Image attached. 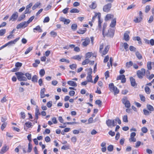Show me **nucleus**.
<instances>
[{
	"label": "nucleus",
	"mask_w": 154,
	"mask_h": 154,
	"mask_svg": "<svg viewBox=\"0 0 154 154\" xmlns=\"http://www.w3.org/2000/svg\"><path fill=\"white\" fill-rule=\"evenodd\" d=\"M109 48V45H105L104 43H102L100 45L99 52L103 56L108 53Z\"/></svg>",
	"instance_id": "obj_1"
},
{
	"label": "nucleus",
	"mask_w": 154,
	"mask_h": 154,
	"mask_svg": "<svg viewBox=\"0 0 154 154\" xmlns=\"http://www.w3.org/2000/svg\"><path fill=\"white\" fill-rule=\"evenodd\" d=\"M101 16V13L100 12L95 13L92 18V21L93 22L95 20V19L97 17L98 19V26L99 28H101V23H102V20L100 19Z\"/></svg>",
	"instance_id": "obj_2"
},
{
	"label": "nucleus",
	"mask_w": 154,
	"mask_h": 154,
	"mask_svg": "<svg viewBox=\"0 0 154 154\" xmlns=\"http://www.w3.org/2000/svg\"><path fill=\"white\" fill-rule=\"evenodd\" d=\"M109 87L110 91L111 92H113L115 95L118 94L119 93V89L116 87L114 86L113 83L109 84Z\"/></svg>",
	"instance_id": "obj_3"
},
{
	"label": "nucleus",
	"mask_w": 154,
	"mask_h": 154,
	"mask_svg": "<svg viewBox=\"0 0 154 154\" xmlns=\"http://www.w3.org/2000/svg\"><path fill=\"white\" fill-rule=\"evenodd\" d=\"M15 74L17 76L18 80L20 81H26L27 80V79L24 76V74L21 72H17L15 73Z\"/></svg>",
	"instance_id": "obj_4"
},
{
	"label": "nucleus",
	"mask_w": 154,
	"mask_h": 154,
	"mask_svg": "<svg viewBox=\"0 0 154 154\" xmlns=\"http://www.w3.org/2000/svg\"><path fill=\"white\" fill-rule=\"evenodd\" d=\"M106 123L107 125L109 127H114L117 124V123L116 122H115L114 119L110 120L109 119L106 121Z\"/></svg>",
	"instance_id": "obj_5"
},
{
	"label": "nucleus",
	"mask_w": 154,
	"mask_h": 154,
	"mask_svg": "<svg viewBox=\"0 0 154 154\" xmlns=\"http://www.w3.org/2000/svg\"><path fill=\"white\" fill-rule=\"evenodd\" d=\"M145 70L143 68H142L140 70H138L137 72L138 77L140 79H142L143 76L145 74Z\"/></svg>",
	"instance_id": "obj_6"
},
{
	"label": "nucleus",
	"mask_w": 154,
	"mask_h": 154,
	"mask_svg": "<svg viewBox=\"0 0 154 154\" xmlns=\"http://www.w3.org/2000/svg\"><path fill=\"white\" fill-rule=\"evenodd\" d=\"M112 6V5L111 3H109L105 5L103 9V11L107 13L110 10Z\"/></svg>",
	"instance_id": "obj_7"
},
{
	"label": "nucleus",
	"mask_w": 154,
	"mask_h": 154,
	"mask_svg": "<svg viewBox=\"0 0 154 154\" xmlns=\"http://www.w3.org/2000/svg\"><path fill=\"white\" fill-rule=\"evenodd\" d=\"M81 40L83 41L82 44L84 47L87 46L89 44L90 42V39L88 37H86L85 38L82 39Z\"/></svg>",
	"instance_id": "obj_8"
},
{
	"label": "nucleus",
	"mask_w": 154,
	"mask_h": 154,
	"mask_svg": "<svg viewBox=\"0 0 154 154\" xmlns=\"http://www.w3.org/2000/svg\"><path fill=\"white\" fill-rule=\"evenodd\" d=\"M139 17H136L135 18L134 20V21L136 23H138L141 22L143 18V15L142 14V13L141 11H140L139 12Z\"/></svg>",
	"instance_id": "obj_9"
},
{
	"label": "nucleus",
	"mask_w": 154,
	"mask_h": 154,
	"mask_svg": "<svg viewBox=\"0 0 154 154\" xmlns=\"http://www.w3.org/2000/svg\"><path fill=\"white\" fill-rule=\"evenodd\" d=\"M115 30L113 29L110 28L108 31L107 32L105 33V36H106L108 37H112L114 34Z\"/></svg>",
	"instance_id": "obj_10"
},
{
	"label": "nucleus",
	"mask_w": 154,
	"mask_h": 154,
	"mask_svg": "<svg viewBox=\"0 0 154 154\" xmlns=\"http://www.w3.org/2000/svg\"><path fill=\"white\" fill-rule=\"evenodd\" d=\"M28 23L27 22L24 21L22 22L17 25L16 28L18 29L21 28H24L28 25Z\"/></svg>",
	"instance_id": "obj_11"
},
{
	"label": "nucleus",
	"mask_w": 154,
	"mask_h": 154,
	"mask_svg": "<svg viewBox=\"0 0 154 154\" xmlns=\"http://www.w3.org/2000/svg\"><path fill=\"white\" fill-rule=\"evenodd\" d=\"M18 17V13L17 12H15L10 17L9 21H16Z\"/></svg>",
	"instance_id": "obj_12"
},
{
	"label": "nucleus",
	"mask_w": 154,
	"mask_h": 154,
	"mask_svg": "<svg viewBox=\"0 0 154 154\" xmlns=\"http://www.w3.org/2000/svg\"><path fill=\"white\" fill-rule=\"evenodd\" d=\"M32 6V3H30L27 5L26 7V10L24 11V14H30L31 11L30 10L31 7Z\"/></svg>",
	"instance_id": "obj_13"
},
{
	"label": "nucleus",
	"mask_w": 154,
	"mask_h": 154,
	"mask_svg": "<svg viewBox=\"0 0 154 154\" xmlns=\"http://www.w3.org/2000/svg\"><path fill=\"white\" fill-rule=\"evenodd\" d=\"M122 103L125 105V106L127 108L130 107V103L129 101L127 100L126 98L122 99Z\"/></svg>",
	"instance_id": "obj_14"
},
{
	"label": "nucleus",
	"mask_w": 154,
	"mask_h": 154,
	"mask_svg": "<svg viewBox=\"0 0 154 154\" xmlns=\"http://www.w3.org/2000/svg\"><path fill=\"white\" fill-rule=\"evenodd\" d=\"M130 33V32L128 31H126L124 34V39L126 41H128L130 39L129 36V34Z\"/></svg>",
	"instance_id": "obj_15"
},
{
	"label": "nucleus",
	"mask_w": 154,
	"mask_h": 154,
	"mask_svg": "<svg viewBox=\"0 0 154 154\" xmlns=\"http://www.w3.org/2000/svg\"><path fill=\"white\" fill-rule=\"evenodd\" d=\"M19 39L20 37L17 38H15L14 40L9 42L5 44L7 46L8 45H11L12 44H14L18 40H19Z\"/></svg>",
	"instance_id": "obj_16"
},
{
	"label": "nucleus",
	"mask_w": 154,
	"mask_h": 154,
	"mask_svg": "<svg viewBox=\"0 0 154 154\" xmlns=\"http://www.w3.org/2000/svg\"><path fill=\"white\" fill-rule=\"evenodd\" d=\"M114 17V15L111 14H107L105 18V20L107 21L113 18Z\"/></svg>",
	"instance_id": "obj_17"
},
{
	"label": "nucleus",
	"mask_w": 154,
	"mask_h": 154,
	"mask_svg": "<svg viewBox=\"0 0 154 154\" xmlns=\"http://www.w3.org/2000/svg\"><path fill=\"white\" fill-rule=\"evenodd\" d=\"M116 18H115L112 20L109 25L110 27L114 28L115 27L116 22Z\"/></svg>",
	"instance_id": "obj_18"
},
{
	"label": "nucleus",
	"mask_w": 154,
	"mask_h": 154,
	"mask_svg": "<svg viewBox=\"0 0 154 154\" xmlns=\"http://www.w3.org/2000/svg\"><path fill=\"white\" fill-rule=\"evenodd\" d=\"M35 119L37 120L38 118V116L40 114V113L39 112V109L37 106L35 109Z\"/></svg>",
	"instance_id": "obj_19"
},
{
	"label": "nucleus",
	"mask_w": 154,
	"mask_h": 154,
	"mask_svg": "<svg viewBox=\"0 0 154 154\" xmlns=\"http://www.w3.org/2000/svg\"><path fill=\"white\" fill-rule=\"evenodd\" d=\"M130 79L131 86H132L133 87L136 86L137 84L136 82L135 79L133 78L132 77H130Z\"/></svg>",
	"instance_id": "obj_20"
},
{
	"label": "nucleus",
	"mask_w": 154,
	"mask_h": 154,
	"mask_svg": "<svg viewBox=\"0 0 154 154\" xmlns=\"http://www.w3.org/2000/svg\"><path fill=\"white\" fill-rule=\"evenodd\" d=\"M7 146L6 145H5L4 146H3L1 151L0 153L1 154H3L5 153L8 149V148H7Z\"/></svg>",
	"instance_id": "obj_21"
},
{
	"label": "nucleus",
	"mask_w": 154,
	"mask_h": 154,
	"mask_svg": "<svg viewBox=\"0 0 154 154\" xmlns=\"http://www.w3.org/2000/svg\"><path fill=\"white\" fill-rule=\"evenodd\" d=\"M87 29L86 28H84L83 29H79L77 32L79 34H83L85 33L87 31Z\"/></svg>",
	"instance_id": "obj_22"
},
{
	"label": "nucleus",
	"mask_w": 154,
	"mask_h": 154,
	"mask_svg": "<svg viewBox=\"0 0 154 154\" xmlns=\"http://www.w3.org/2000/svg\"><path fill=\"white\" fill-rule=\"evenodd\" d=\"M97 5L95 2H93L89 6V7L92 9H95L97 7Z\"/></svg>",
	"instance_id": "obj_23"
},
{
	"label": "nucleus",
	"mask_w": 154,
	"mask_h": 154,
	"mask_svg": "<svg viewBox=\"0 0 154 154\" xmlns=\"http://www.w3.org/2000/svg\"><path fill=\"white\" fill-rule=\"evenodd\" d=\"M45 91V89L43 88L40 91V97L42 98L45 97L44 93Z\"/></svg>",
	"instance_id": "obj_24"
},
{
	"label": "nucleus",
	"mask_w": 154,
	"mask_h": 154,
	"mask_svg": "<svg viewBox=\"0 0 154 154\" xmlns=\"http://www.w3.org/2000/svg\"><path fill=\"white\" fill-rule=\"evenodd\" d=\"M67 83L69 85L71 86L76 87L77 86V84H76L75 82L72 81H68L67 82Z\"/></svg>",
	"instance_id": "obj_25"
},
{
	"label": "nucleus",
	"mask_w": 154,
	"mask_h": 154,
	"mask_svg": "<svg viewBox=\"0 0 154 154\" xmlns=\"http://www.w3.org/2000/svg\"><path fill=\"white\" fill-rule=\"evenodd\" d=\"M41 3L40 2H37L35 3L34 5L32 6V10H34L37 8L40 5Z\"/></svg>",
	"instance_id": "obj_26"
},
{
	"label": "nucleus",
	"mask_w": 154,
	"mask_h": 154,
	"mask_svg": "<svg viewBox=\"0 0 154 154\" xmlns=\"http://www.w3.org/2000/svg\"><path fill=\"white\" fill-rule=\"evenodd\" d=\"M113 59L112 57H110L109 62L107 63V66L109 67L112 66V62L113 61Z\"/></svg>",
	"instance_id": "obj_27"
},
{
	"label": "nucleus",
	"mask_w": 154,
	"mask_h": 154,
	"mask_svg": "<svg viewBox=\"0 0 154 154\" xmlns=\"http://www.w3.org/2000/svg\"><path fill=\"white\" fill-rule=\"evenodd\" d=\"M73 59L75 60H77L79 61L81 60L82 58V56L79 55H77L74 56L73 57Z\"/></svg>",
	"instance_id": "obj_28"
},
{
	"label": "nucleus",
	"mask_w": 154,
	"mask_h": 154,
	"mask_svg": "<svg viewBox=\"0 0 154 154\" xmlns=\"http://www.w3.org/2000/svg\"><path fill=\"white\" fill-rule=\"evenodd\" d=\"M35 30L38 31L39 32H42V29L40 28V26L39 25L37 26L35 28L33 29V31L34 32H35Z\"/></svg>",
	"instance_id": "obj_29"
},
{
	"label": "nucleus",
	"mask_w": 154,
	"mask_h": 154,
	"mask_svg": "<svg viewBox=\"0 0 154 154\" xmlns=\"http://www.w3.org/2000/svg\"><path fill=\"white\" fill-rule=\"evenodd\" d=\"M147 109L151 111H153L154 110L153 107L150 104H147L146 105Z\"/></svg>",
	"instance_id": "obj_30"
},
{
	"label": "nucleus",
	"mask_w": 154,
	"mask_h": 154,
	"mask_svg": "<svg viewBox=\"0 0 154 154\" xmlns=\"http://www.w3.org/2000/svg\"><path fill=\"white\" fill-rule=\"evenodd\" d=\"M87 79L88 82H91L92 83L93 82L91 75H88L87 77Z\"/></svg>",
	"instance_id": "obj_31"
},
{
	"label": "nucleus",
	"mask_w": 154,
	"mask_h": 154,
	"mask_svg": "<svg viewBox=\"0 0 154 154\" xmlns=\"http://www.w3.org/2000/svg\"><path fill=\"white\" fill-rule=\"evenodd\" d=\"M133 40H134L135 41L137 40V41H139V44H142V42L141 40V39L139 36H136L134 37L133 39Z\"/></svg>",
	"instance_id": "obj_32"
},
{
	"label": "nucleus",
	"mask_w": 154,
	"mask_h": 154,
	"mask_svg": "<svg viewBox=\"0 0 154 154\" xmlns=\"http://www.w3.org/2000/svg\"><path fill=\"white\" fill-rule=\"evenodd\" d=\"M77 25L76 23H73L72 25L71 29L73 31H75L77 29Z\"/></svg>",
	"instance_id": "obj_33"
},
{
	"label": "nucleus",
	"mask_w": 154,
	"mask_h": 154,
	"mask_svg": "<svg viewBox=\"0 0 154 154\" xmlns=\"http://www.w3.org/2000/svg\"><path fill=\"white\" fill-rule=\"evenodd\" d=\"M79 11L77 8H72L70 11V12L71 13H79Z\"/></svg>",
	"instance_id": "obj_34"
},
{
	"label": "nucleus",
	"mask_w": 154,
	"mask_h": 154,
	"mask_svg": "<svg viewBox=\"0 0 154 154\" xmlns=\"http://www.w3.org/2000/svg\"><path fill=\"white\" fill-rule=\"evenodd\" d=\"M50 34L51 36L54 37H55L57 36V33L56 32H55L54 31H52L51 32Z\"/></svg>",
	"instance_id": "obj_35"
},
{
	"label": "nucleus",
	"mask_w": 154,
	"mask_h": 154,
	"mask_svg": "<svg viewBox=\"0 0 154 154\" xmlns=\"http://www.w3.org/2000/svg\"><path fill=\"white\" fill-rule=\"evenodd\" d=\"M106 27V24H104L102 30V34L104 37L105 36V29Z\"/></svg>",
	"instance_id": "obj_36"
},
{
	"label": "nucleus",
	"mask_w": 154,
	"mask_h": 154,
	"mask_svg": "<svg viewBox=\"0 0 154 154\" xmlns=\"http://www.w3.org/2000/svg\"><path fill=\"white\" fill-rule=\"evenodd\" d=\"M136 55V56L139 59H141L142 58V56L141 55V54L139 53L138 52H136L135 53Z\"/></svg>",
	"instance_id": "obj_37"
},
{
	"label": "nucleus",
	"mask_w": 154,
	"mask_h": 154,
	"mask_svg": "<svg viewBox=\"0 0 154 154\" xmlns=\"http://www.w3.org/2000/svg\"><path fill=\"white\" fill-rule=\"evenodd\" d=\"M32 50V47H29L27 49L26 51L25 52V54H26L29 53Z\"/></svg>",
	"instance_id": "obj_38"
},
{
	"label": "nucleus",
	"mask_w": 154,
	"mask_h": 154,
	"mask_svg": "<svg viewBox=\"0 0 154 154\" xmlns=\"http://www.w3.org/2000/svg\"><path fill=\"white\" fill-rule=\"evenodd\" d=\"M145 90L147 94H149L150 93L151 91L149 88L147 86H146L145 88Z\"/></svg>",
	"instance_id": "obj_39"
},
{
	"label": "nucleus",
	"mask_w": 154,
	"mask_h": 154,
	"mask_svg": "<svg viewBox=\"0 0 154 154\" xmlns=\"http://www.w3.org/2000/svg\"><path fill=\"white\" fill-rule=\"evenodd\" d=\"M95 103L96 104L98 105L100 107H101L102 102L100 100H97L95 101Z\"/></svg>",
	"instance_id": "obj_40"
},
{
	"label": "nucleus",
	"mask_w": 154,
	"mask_h": 154,
	"mask_svg": "<svg viewBox=\"0 0 154 154\" xmlns=\"http://www.w3.org/2000/svg\"><path fill=\"white\" fill-rule=\"evenodd\" d=\"M60 61L61 62H65L67 63H69V61L68 60H67L65 58H62L60 60Z\"/></svg>",
	"instance_id": "obj_41"
},
{
	"label": "nucleus",
	"mask_w": 154,
	"mask_h": 154,
	"mask_svg": "<svg viewBox=\"0 0 154 154\" xmlns=\"http://www.w3.org/2000/svg\"><path fill=\"white\" fill-rule=\"evenodd\" d=\"M89 62V60L88 59H85L83 61L82 63V64L83 65H85Z\"/></svg>",
	"instance_id": "obj_42"
},
{
	"label": "nucleus",
	"mask_w": 154,
	"mask_h": 154,
	"mask_svg": "<svg viewBox=\"0 0 154 154\" xmlns=\"http://www.w3.org/2000/svg\"><path fill=\"white\" fill-rule=\"evenodd\" d=\"M93 53L92 52H88L86 54V57L88 58H90L92 56Z\"/></svg>",
	"instance_id": "obj_43"
},
{
	"label": "nucleus",
	"mask_w": 154,
	"mask_h": 154,
	"mask_svg": "<svg viewBox=\"0 0 154 154\" xmlns=\"http://www.w3.org/2000/svg\"><path fill=\"white\" fill-rule=\"evenodd\" d=\"M32 81L34 82H37V76L35 75L33 76L32 78Z\"/></svg>",
	"instance_id": "obj_44"
},
{
	"label": "nucleus",
	"mask_w": 154,
	"mask_h": 154,
	"mask_svg": "<svg viewBox=\"0 0 154 154\" xmlns=\"http://www.w3.org/2000/svg\"><path fill=\"white\" fill-rule=\"evenodd\" d=\"M133 65V63L131 61H130L126 63V66L127 67H130L132 66Z\"/></svg>",
	"instance_id": "obj_45"
},
{
	"label": "nucleus",
	"mask_w": 154,
	"mask_h": 154,
	"mask_svg": "<svg viewBox=\"0 0 154 154\" xmlns=\"http://www.w3.org/2000/svg\"><path fill=\"white\" fill-rule=\"evenodd\" d=\"M125 77V76L123 75H120L119 76H118L117 78L116 79L117 80H122V79H123Z\"/></svg>",
	"instance_id": "obj_46"
},
{
	"label": "nucleus",
	"mask_w": 154,
	"mask_h": 154,
	"mask_svg": "<svg viewBox=\"0 0 154 154\" xmlns=\"http://www.w3.org/2000/svg\"><path fill=\"white\" fill-rule=\"evenodd\" d=\"M113 149V146L112 145H109L107 147V149L109 152L112 151Z\"/></svg>",
	"instance_id": "obj_47"
},
{
	"label": "nucleus",
	"mask_w": 154,
	"mask_h": 154,
	"mask_svg": "<svg viewBox=\"0 0 154 154\" xmlns=\"http://www.w3.org/2000/svg\"><path fill=\"white\" fill-rule=\"evenodd\" d=\"M6 32L5 29H1L0 30V36L3 35Z\"/></svg>",
	"instance_id": "obj_48"
},
{
	"label": "nucleus",
	"mask_w": 154,
	"mask_h": 154,
	"mask_svg": "<svg viewBox=\"0 0 154 154\" xmlns=\"http://www.w3.org/2000/svg\"><path fill=\"white\" fill-rule=\"evenodd\" d=\"M25 125H26V127L29 128L32 126V123L31 122H26L25 123Z\"/></svg>",
	"instance_id": "obj_49"
},
{
	"label": "nucleus",
	"mask_w": 154,
	"mask_h": 154,
	"mask_svg": "<svg viewBox=\"0 0 154 154\" xmlns=\"http://www.w3.org/2000/svg\"><path fill=\"white\" fill-rule=\"evenodd\" d=\"M39 74L41 77L44 75L45 74V71L44 69H41L39 72Z\"/></svg>",
	"instance_id": "obj_50"
},
{
	"label": "nucleus",
	"mask_w": 154,
	"mask_h": 154,
	"mask_svg": "<svg viewBox=\"0 0 154 154\" xmlns=\"http://www.w3.org/2000/svg\"><path fill=\"white\" fill-rule=\"evenodd\" d=\"M144 114L146 116L148 115L150 113H151V112H149L147 110L144 109L143 110Z\"/></svg>",
	"instance_id": "obj_51"
},
{
	"label": "nucleus",
	"mask_w": 154,
	"mask_h": 154,
	"mask_svg": "<svg viewBox=\"0 0 154 154\" xmlns=\"http://www.w3.org/2000/svg\"><path fill=\"white\" fill-rule=\"evenodd\" d=\"M25 14H23L22 15H21L19 17V19H18V21H20L22 20H23V19L25 18L26 17V15H25Z\"/></svg>",
	"instance_id": "obj_52"
},
{
	"label": "nucleus",
	"mask_w": 154,
	"mask_h": 154,
	"mask_svg": "<svg viewBox=\"0 0 154 154\" xmlns=\"http://www.w3.org/2000/svg\"><path fill=\"white\" fill-rule=\"evenodd\" d=\"M34 17L35 16H32L27 21V23H28V24L32 21V20L34 19Z\"/></svg>",
	"instance_id": "obj_53"
},
{
	"label": "nucleus",
	"mask_w": 154,
	"mask_h": 154,
	"mask_svg": "<svg viewBox=\"0 0 154 154\" xmlns=\"http://www.w3.org/2000/svg\"><path fill=\"white\" fill-rule=\"evenodd\" d=\"M52 105V101H50L48 102L47 103V106L50 108L51 107Z\"/></svg>",
	"instance_id": "obj_54"
},
{
	"label": "nucleus",
	"mask_w": 154,
	"mask_h": 154,
	"mask_svg": "<svg viewBox=\"0 0 154 154\" xmlns=\"http://www.w3.org/2000/svg\"><path fill=\"white\" fill-rule=\"evenodd\" d=\"M26 77L27 78V79L29 80H30L31 78V75L28 73H26L25 75Z\"/></svg>",
	"instance_id": "obj_55"
},
{
	"label": "nucleus",
	"mask_w": 154,
	"mask_h": 154,
	"mask_svg": "<svg viewBox=\"0 0 154 154\" xmlns=\"http://www.w3.org/2000/svg\"><path fill=\"white\" fill-rule=\"evenodd\" d=\"M22 63H21L17 62L15 63V66L16 67H20L22 66Z\"/></svg>",
	"instance_id": "obj_56"
},
{
	"label": "nucleus",
	"mask_w": 154,
	"mask_h": 154,
	"mask_svg": "<svg viewBox=\"0 0 154 154\" xmlns=\"http://www.w3.org/2000/svg\"><path fill=\"white\" fill-rule=\"evenodd\" d=\"M141 131L143 133H146L148 131V129L146 127H143L141 128Z\"/></svg>",
	"instance_id": "obj_57"
},
{
	"label": "nucleus",
	"mask_w": 154,
	"mask_h": 154,
	"mask_svg": "<svg viewBox=\"0 0 154 154\" xmlns=\"http://www.w3.org/2000/svg\"><path fill=\"white\" fill-rule=\"evenodd\" d=\"M139 96L140 97V100L144 102L145 101V97H144L143 95L140 94Z\"/></svg>",
	"instance_id": "obj_58"
},
{
	"label": "nucleus",
	"mask_w": 154,
	"mask_h": 154,
	"mask_svg": "<svg viewBox=\"0 0 154 154\" xmlns=\"http://www.w3.org/2000/svg\"><path fill=\"white\" fill-rule=\"evenodd\" d=\"M129 141L130 142H135L136 141V139L134 137H130Z\"/></svg>",
	"instance_id": "obj_59"
},
{
	"label": "nucleus",
	"mask_w": 154,
	"mask_h": 154,
	"mask_svg": "<svg viewBox=\"0 0 154 154\" xmlns=\"http://www.w3.org/2000/svg\"><path fill=\"white\" fill-rule=\"evenodd\" d=\"M50 20V18L48 17H47L45 18L43 20L44 23H48Z\"/></svg>",
	"instance_id": "obj_60"
},
{
	"label": "nucleus",
	"mask_w": 154,
	"mask_h": 154,
	"mask_svg": "<svg viewBox=\"0 0 154 154\" xmlns=\"http://www.w3.org/2000/svg\"><path fill=\"white\" fill-rule=\"evenodd\" d=\"M123 121L125 122H128V117L127 115H124L123 117Z\"/></svg>",
	"instance_id": "obj_61"
},
{
	"label": "nucleus",
	"mask_w": 154,
	"mask_h": 154,
	"mask_svg": "<svg viewBox=\"0 0 154 154\" xmlns=\"http://www.w3.org/2000/svg\"><path fill=\"white\" fill-rule=\"evenodd\" d=\"M7 125L6 122H4L2 125L1 129L2 131H3L4 129L6 127Z\"/></svg>",
	"instance_id": "obj_62"
},
{
	"label": "nucleus",
	"mask_w": 154,
	"mask_h": 154,
	"mask_svg": "<svg viewBox=\"0 0 154 154\" xmlns=\"http://www.w3.org/2000/svg\"><path fill=\"white\" fill-rule=\"evenodd\" d=\"M154 18L153 16H151L148 20V22L149 23H152L153 20Z\"/></svg>",
	"instance_id": "obj_63"
},
{
	"label": "nucleus",
	"mask_w": 154,
	"mask_h": 154,
	"mask_svg": "<svg viewBox=\"0 0 154 154\" xmlns=\"http://www.w3.org/2000/svg\"><path fill=\"white\" fill-rule=\"evenodd\" d=\"M69 9V8H66L62 10V12L64 14H66L68 12Z\"/></svg>",
	"instance_id": "obj_64"
}]
</instances>
